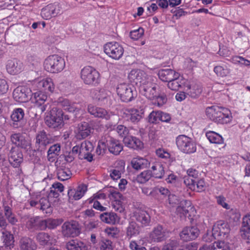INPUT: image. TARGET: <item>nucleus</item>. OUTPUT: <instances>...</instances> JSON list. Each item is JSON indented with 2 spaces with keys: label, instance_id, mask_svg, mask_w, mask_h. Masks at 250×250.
Returning a JSON list of instances; mask_svg holds the SVG:
<instances>
[{
  "label": "nucleus",
  "instance_id": "1",
  "mask_svg": "<svg viewBox=\"0 0 250 250\" xmlns=\"http://www.w3.org/2000/svg\"><path fill=\"white\" fill-rule=\"evenodd\" d=\"M206 113L208 118L218 124H227L231 121L230 111L227 108L212 106L206 108Z\"/></svg>",
  "mask_w": 250,
  "mask_h": 250
},
{
  "label": "nucleus",
  "instance_id": "2",
  "mask_svg": "<svg viewBox=\"0 0 250 250\" xmlns=\"http://www.w3.org/2000/svg\"><path fill=\"white\" fill-rule=\"evenodd\" d=\"M65 65L64 59L58 55L48 56L44 62L45 69L52 73L61 72L64 69Z\"/></svg>",
  "mask_w": 250,
  "mask_h": 250
},
{
  "label": "nucleus",
  "instance_id": "3",
  "mask_svg": "<svg viewBox=\"0 0 250 250\" xmlns=\"http://www.w3.org/2000/svg\"><path fill=\"white\" fill-rule=\"evenodd\" d=\"M63 112L61 109L53 107L45 118V124L50 128H59L63 126Z\"/></svg>",
  "mask_w": 250,
  "mask_h": 250
},
{
  "label": "nucleus",
  "instance_id": "4",
  "mask_svg": "<svg viewBox=\"0 0 250 250\" xmlns=\"http://www.w3.org/2000/svg\"><path fill=\"white\" fill-rule=\"evenodd\" d=\"M99 77V72L92 67L85 66L81 70V78L86 84L93 85L97 83Z\"/></svg>",
  "mask_w": 250,
  "mask_h": 250
},
{
  "label": "nucleus",
  "instance_id": "5",
  "mask_svg": "<svg viewBox=\"0 0 250 250\" xmlns=\"http://www.w3.org/2000/svg\"><path fill=\"white\" fill-rule=\"evenodd\" d=\"M176 142L178 148L184 153H191L196 150V145L192 140L186 135H179L176 138Z\"/></svg>",
  "mask_w": 250,
  "mask_h": 250
},
{
  "label": "nucleus",
  "instance_id": "6",
  "mask_svg": "<svg viewBox=\"0 0 250 250\" xmlns=\"http://www.w3.org/2000/svg\"><path fill=\"white\" fill-rule=\"evenodd\" d=\"M105 53L113 59L119 60L124 52L123 46L117 42H109L104 46Z\"/></svg>",
  "mask_w": 250,
  "mask_h": 250
},
{
  "label": "nucleus",
  "instance_id": "7",
  "mask_svg": "<svg viewBox=\"0 0 250 250\" xmlns=\"http://www.w3.org/2000/svg\"><path fill=\"white\" fill-rule=\"evenodd\" d=\"M62 233L65 237H74L78 236L81 232V227L79 223L71 220L65 222L62 226Z\"/></svg>",
  "mask_w": 250,
  "mask_h": 250
},
{
  "label": "nucleus",
  "instance_id": "8",
  "mask_svg": "<svg viewBox=\"0 0 250 250\" xmlns=\"http://www.w3.org/2000/svg\"><path fill=\"white\" fill-rule=\"evenodd\" d=\"M130 81L140 86L146 84L150 81V77L145 72L140 69H133L128 74Z\"/></svg>",
  "mask_w": 250,
  "mask_h": 250
},
{
  "label": "nucleus",
  "instance_id": "9",
  "mask_svg": "<svg viewBox=\"0 0 250 250\" xmlns=\"http://www.w3.org/2000/svg\"><path fill=\"white\" fill-rule=\"evenodd\" d=\"M26 228L29 230H44L43 219L39 216H25L23 218Z\"/></svg>",
  "mask_w": 250,
  "mask_h": 250
},
{
  "label": "nucleus",
  "instance_id": "10",
  "mask_svg": "<svg viewBox=\"0 0 250 250\" xmlns=\"http://www.w3.org/2000/svg\"><path fill=\"white\" fill-rule=\"evenodd\" d=\"M53 139L50 135L44 131L39 132L36 137L35 147L37 150L41 152L44 151L47 146L53 142Z\"/></svg>",
  "mask_w": 250,
  "mask_h": 250
},
{
  "label": "nucleus",
  "instance_id": "11",
  "mask_svg": "<svg viewBox=\"0 0 250 250\" xmlns=\"http://www.w3.org/2000/svg\"><path fill=\"white\" fill-rule=\"evenodd\" d=\"M117 92L122 101L129 102L131 101L136 96L131 86L126 83H120L117 87Z\"/></svg>",
  "mask_w": 250,
  "mask_h": 250
},
{
  "label": "nucleus",
  "instance_id": "12",
  "mask_svg": "<svg viewBox=\"0 0 250 250\" xmlns=\"http://www.w3.org/2000/svg\"><path fill=\"white\" fill-rule=\"evenodd\" d=\"M229 230V226L228 223L222 220L217 221L213 226L211 238L210 239V241L216 239L219 236L225 237V235L228 234Z\"/></svg>",
  "mask_w": 250,
  "mask_h": 250
},
{
  "label": "nucleus",
  "instance_id": "13",
  "mask_svg": "<svg viewBox=\"0 0 250 250\" xmlns=\"http://www.w3.org/2000/svg\"><path fill=\"white\" fill-rule=\"evenodd\" d=\"M87 110L91 115H93L94 117L104 119L106 120L110 119L113 116L117 118V116L113 114L112 112L92 104L88 105Z\"/></svg>",
  "mask_w": 250,
  "mask_h": 250
},
{
  "label": "nucleus",
  "instance_id": "14",
  "mask_svg": "<svg viewBox=\"0 0 250 250\" xmlns=\"http://www.w3.org/2000/svg\"><path fill=\"white\" fill-rule=\"evenodd\" d=\"M31 91L25 86H18L13 92V98L18 102L25 103L30 99Z\"/></svg>",
  "mask_w": 250,
  "mask_h": 250
},
{
  "label": "nucleus",
  "instance_id": "15",
  "mask_svg": "<svg viewBox=\"0 0 250 250\" xmlns=\"http://www.w3.org/2000/svg\"><path fill=\"white\" fill-rule=\"evenodd\" d=\"M49 197H42L39 201L31 199L29 202L32 207L42 210L43 213L50 214L52 212V208L48 199Z\"/></svg>",
  "mask_w": 250,
  "mask_h": 250
},
{
  "label": "nucleus",
  "instance_id": "16",
  "mask_svg": "<svg viewBox=\"0 0 250 250\" xmlns=\"http://www.w3.org/2000/svg\"><path fill=\"white\" fill-rule=\"evenodd\" d=\"M10 164L14 167H18L23 161V155L18 147L12 146L8 153Z\"/></svg>",
  "mask_w": 250,
  "mask_h": 250
},
{
  "label": "nucleus",
  "instance_id": "17",
  "mask_svg": "<svg viewBox=\"0 0 250 250\" xmlns=\"http://www.w3.org/2000/svg\"><path fill=\"white\" fill-rule=\"evenodd\" d=\"M93 150L92 144L89 141H83L80 146V153L79 154V158L81 160L85 159L88 162L93 160V155L91 152Z\"/></svg>",
  "mask_w": 250,
  "mask_h": 250
},
{
  "label": "nucleus",
  "instance_id": "18",
  "mask_svg": "<svg viewBox=\"0 0 250 250\" xmlns=\"http://www.w3.org/2000/svg\"><path fill=\"white\" fill-rule=\"evenodd\" d=\"M199 230L195 226L185 228L181 232V239L185 241H189L196 239L199 234Z\"/></svg>",
  "mask_w": 250,
  "mask_h": 250
},
{
  "label": "nucleus",
  "instance_id": "19",
  "mask_svg": "<svg viewBox=\"0 0 250 250\" xmlns=\"http://www.w3.org/2000/svg\"><path fill=\"white\" fill-rule=\"evenodd\" d=\"M140 91L142 94L150 100H154L157 96L156 84L153 83L151 80L141 87Z\"/></svg>",
  "mask_w": 250,
  "mask_h": 250
},
{
  "label": "nucleus",
  "instance_id": "20",
  "mask_svg": "<svg viewBox=\"0 0 250 250\" xmlns=\"http://www.w3.org/2000/svg\"><path fill=\"white\" fill-rule=\"evenodd\" d=\"M110 92L104 89H93L91 92V96L95 101L102 104H106L110 98Z\"/></svg>",
  "mask_w": 250,
  "mask_h": 250
},
{
  "label": "nucleus",
  "instance_id": "21",
  "mask_svg": "<svg viewBox=\"0 0 250 250\" xmlns=\"http://www.w3.org/2000/svg\"><path fill=\"white\" fill-rule=\"evenodd\" d=\"M133 217L142 227H146L150 223V216L148 212L143 209H137L133 212Z\"/></svg>",
  "mask_w": 250,
  "mask_h": 250
},
{
  "label": "nucleus",
  "instance_id": "22",
  "mask_svg": "<svg viewBox=\"0 0 250 250\" xmlns=\"http://www.w3.org/2000/svg\"><path fill=\"white\" fill-rule=\"evenodd\" d=\"M106 137L109 151L116 155L119 154L123 149V146L121 143L107 134H106Z\"/></svg>",
  "mask_w": 250,
  "mask_h": 250
},
{
  "label": "nucleus",
  "instance_id": "23",
  "mask_svg": "<svg viewBox=\"0 0 250 250\" xmlns=\"http://www.w3.org/2000/svg\"><path fill=\"white\" fill-rule=\"evenodd\" d=\"M87 188L85 184H81L76 188H70L67 192L69 200H78L85 194Z\"/></svg>",
  "mask_w": 250,
  "mask_h": 250
},
{
  "label": "nucleus",
  "instance_id": "24",
  "mask_svg": "<svg viewBox=\"0 0 250 250\" xmlns=\"http://www.w3.org/2000/svg\"><path fill=\"white\" fill-rule=\"evenodd\" d=\"M91 130V127L88 123L85 122L80 123L78 125L75 130L77 138L80 140L85 139L90 135Z\"/></svg>",
  "mask_w": 250,
  "mask_h": 250
},
{
  "label": "nucleus",
  "instance_id": "25",
  "mask_svg": "<svg viewBox=\"0 0 250 250\" xmlns=\"http://www.w3.org/2000/svg\"><path fill=\"white\" fill-rule=\"evenodd\" d=\"M59 164L58 160H57L55 163V165L57 167V175L58 179L62 181L69 179L72 176V172L70 168L66 167L64 164L61 166H59Z\"/></svg>",
  "mask_w": 250,
  "mask_h": 250
},
{
  "label": "nucleus",
  "instance_id": "26",
  "mask_svg": "<svg viewBox=\"0 0 250 250\" xmlns=\"http://www.w3.org/2000/svg\"><path fill=\"white\" fill-rule=\"evenodd\" d=\"M35 83L39 89L44 91L45 93H52L55 89V85L53 80L50 78L36 81L35 82Z\"/></svg>",
  "mask_w": 250,
  "mask_h": 250
},
{
  "label": "nucleus",
  "instance_id": "27",
  "mask_svg": "<svg viewBox=\"0 0 250 250\" xmlns=\"http://www.w3.org/2000/svg\"><path fill=\"white\" fill-rule=\"evenodd\" d=\"M185 90L187 95L193 99L198 98L202 92V86L199 84L195 83L185 85Z\"/></svg>",
  "mask_w": 250,
  "mask_h": 250
},
{
  "label": "nucleus",
  "instance_id": "28",
  "mask_svg": "<svg viewBox=\"0 0 250 250\" xmlns=\"http://www.w3.org/2000/svg\"><path fill=\"white\" fill-rule=\"evenodd\" d=\"M11 141L16 147L27 149L30 146V143L25 140L24 137L20 133H16L11 136Z\"/></svg>",
  "mask_w": 250,
  "mask_h": 250
},
{
  "label": "nucleus",
  "instance_id": "29",
  "mask_svg": "<svg viewBox=\"0 0 250 250\" xmlns=\"http://www.w3.org/2000/svg\"><path fill=\"white\" fill-rule=\"evenodd\" d=\"M22 63L19 61L13 59L7 61L6 69L11 74L15 75L21 71Z\"/></svg>",
  "mask_w": 250,
  "mask_h": 250
},
{
  "label": "nucleus",
  "instance_id": "30",
  "mask_svg": "<svg viewBox=\"0 0 250 250\" xmlns=\"http://www.w3.org/2000/svg\"><path fill=\"white\" fill-rule=\"evenodd\" d=\"M65 247L67 250H88L87 245L78 239H73L68 241Z\"/></svg>",
  "mask_w": 250,
  "mask_h": 250
},
{
  "label": "nucleus",
  "instance_id": "31",
  "mask_svg": "<svg viewBox=\"0 0 250 250\" xmlns=\"http://www.w3.org/2000/svg\"><path fill=\"white\" fill-rule=\"evenodd\" d=\"M192 208L191 203L190 201L182 200L180 201V204L178 205L176 208V212L181 217L182 216H185Z\"/></svg>",
  "mask_w": 250,
  "mask_h": 250
},
{
  "label": "nucleus",
  "instance_id": "32",
  "mask_svg": "<svg viewBox=\"0 0 250 250\" xmlns=\"http://www.w3.org/2000/svg\"><path fill=\"white\" fill-rule=\"evenodd\" d=\"M58 14L55 6L51 4L42 8L41 13L42 17L45 20H49L56 17Z\"/></svg>",
  "mask_w": 250,
  "mask_h": 250
},
{
  "label": "nucleus",
  "instance_id": "33",
  "mask_svg": "<svg viewBox=\"0 0 250 250\" xmlns=\"http://www.w3.org/2000/svg\"><path fill=\"white\" fill-rule=\"evenodd\" d=\"M174 79L170 80L167 83V87L172 90H178L185 83V80L182 77H180L178 73L175 74Z\"/></svg>",
  "mask_w": 250,
  "mask_h": 250
},
{
  "label": "nucleus",
  "instance_id": "34",
  "mask_svg": "<svg viewBox=\"0 0 250 250\" xmlns=\"http://www.w3.org/2000/svg\"><path fill=\"white\" fill-rule=\"evenodd\" d=\"M19 243L21 250H35L36 249L35 243L29 237H22Z\"/></svg>",
  "mask_w": 250,
  "mask_h": 250
},
{
  "label": "nucleus",
  "instance_id": "35",
  "mask_svg": "<svg viewBox=\"0 0 250 250\" xmlns=\"http://www.w3.org/2000/svg\"><path fill=\"white\" fill-rule=\"evenodd\" d=\"M100 218L104 223L109 224H115L119 220L116 213L113 212H104L100 214Z\"/></svg>",
  "mask_w": 250,
  "mask_h": 250
},
{
  "label": "nucleus",
  "instance_id": "36",
  "mask_svg": "<svg viewBox=\"0 0 250 250\" xmlns=\"http://www.w3.org/2000/svg\"><path fill=\"white\" fill-rule=\"evenodd\" d=\"M177 73L171 69H165L159 70L158 75L162 81L168 83L170 80L174 79L175 74Z\"/></svg>",
  "mask_w": 250,
  "mask_h": 250
},
{
  "label": "nucleus",
  "instance_id": "37",
  "mask_svg": "<svg viewBox=\"0 0 250 250\" xmlns=\"http://www.w3.org/2000/svg\"><path fill=\"white\" fill-rule=\"evenodd\" d=\"M150 237L154 242H161L165 239V232L163 231L161 226L155 227L153 231L150 233Z\"/></svg>",
  "mask_w": 250,
  "mask_h": 250
},
{
  "label": "nucleus",
  "instance_id": "38",
  "mask_svg": "<svg viewBox=\"0 0 250 250\" xmlns=\"http://www.w3.org/2000/svg\"><path fill=\"white\" fill-rule=\"evenodd\" d=\"M213 71L218 77L222 78L227 77L230 73L229 67L224 63L215 66Z\"/></svg>",
  "mask_w": 250,
  "mask_h": 250
},
{
  "label": "nucleus",
  "instance_id": "39",
  "mask_svg": "<svg viewBox=\"0 0 250 250\" xmlns=\"http://www.w3.org/2000/svg\"><path fill=\"white\" fill-rule=\"evenodd\" d=\"M124 143L129 147L133 149L141 148L143 146L142 142L138 138L132 136H127L124 138Z\"/></svg>",
  "mask_w": 250,
  "mask_h": 250
},
{
  "label": "nucleus",
  "instance_id": "40",
  "mask_svg": "<svg viewBox=\"0 0 250 250\" xmlns=\"http://www.w3.org/2000/svg\"><path fill=\"white\" fill-rule=\"evenodd\" d=\"M151 170L152 177L161 179L163 177L165 174L164 168L163 165L159 162H156L151 167Z\"/></svg>",
  "mask_w": 250,
  "mask_h": 250
},
{
  "label": "nucleus",
  "instance_id": "41",
  "mask_svg": "<svg viewBox=\"0 0 250 250\" xmlns=\"http://www.w3.org/2000/svg\"><path fill=\"white\" fill-rule=\"evenodd\" d=\"M61 151L60 144H56L51 146L47 151V158L48 161L53 162L55 161L57 156L59 155Z\"/></svg>",
  "mask_w": 250,
  "mask_h": 250
},
{
  "label": "nucleus",
  "instance_id": "42",
  "mask_svg": "<svg viewBox=\"0 0 250 250\" xmlns=\"http://www.w3.org/2000/svg\"><path fill=\"white\" fill-rule=\"evenodd\" d=\"M127 120L133 123H137L142 119V116L139 110L135 108H130L127 110Z\"/></svg>",
  "mask_w": 250,
  "mask_h": 250
},
{
  "label": "nucleus",
  "instance_id": "43",
  "mask_svg": "<svg viewBox=\"0 0 250 250\" xmlns=\"http://www.w3.org/2000/svg\"><path fill=\"white\" fill-rule=\"evenodd\" d=\"M210 247L211 250H231L232 245L228 241V240H226L215 242Z\"/></svg>",
  "mask_w": 250,
  "mask_h": 250
},
{
  "label": "nucleus",
  "instance_id": "44",
  "mask_svg": "<svg viewBox=\"0 0 250 250\" xmlns=\"http://www.w3.org/2000/svg\"><path fill=\"white\" fill-rule=\"evenodd\" d=\"M140 233L139 227L135 222H131L126 228V236L130 238L138 235Z\"/></svg>",
  "mask_w": 250,
  "mask_h": 250
},
{
  "label": "nucleus",
  "instance_id": "45",
  "mask_svg": "<svg viewBox=\"0 0 250 250\" xmlns=\"http://www.w3.org/2000/svg\"><path fill=\"white\" fill-rule=\"evenodd\" d=\"M47 96L42 92L39 91L31 94L30 99L32 102L35 103L36 104H44L47 99Z\"/></svg>",
  "mask_w": 250,
  "mask_h": 250
},
{
  "label": "nucleus",
  "instance_id": "46",
  "mask_svg": "<svg viewBox=\"0 0 250 250\" xmlns=\"http://www.w3.org/2000/svg\"><path fill=\"white\" fill-rule=\"evenodd\" d=\"M44 223V230L48 228L49 229H54L57 226L60 225L63 222V220L62 218L60 219H52L49 218L46 220H43Z\"/></svg>",
  "mask_w": 250,
  "mask_h": 250
},
{
  "label": "nucleus",
  "instance_id": "47",
  "mask_svg": "<svg viewBox=\"0 0 250 250\" xmlns=\"http://www.w3.org/2000/svg\"><path fill=\"white\" fill-rule=\"evenodd\" d=\"M147 164V161L142 158H134L131 161L132 167L136 169L139 170L145 168Z\"/></svg>",
  "mask_w": 250,
  "mask_h": 250
},
{
  "label": "nucleus",
  "instance_id": "48",
  "mask_svg": "<svg viewBox=\"0 0 250 250\" xmlns=\"http://www.w3.org/2000/svg\"><path fill=\"white\" fill-rule=\"evenodd\" d=\"M206 136L209 142L214 144H222L223 143V139L219 134L213 131H209L207 132Z\"/></svg>",
  "mask_w": 250,
  "mask_h": 250
},
{
  "label": "nucleus",
  "instance_id": "49",
  "mask_svg": "<svg viewBox=\"0 0 250 250\" xmlns=\"http://www.w3.org/2000/svg\"><path fill=\"white\" fill-rule=\"evenodd\" d=\"M125 171V167L123 165L120 166L116 167L114 168L111 169L110 171V176L113 180L119 179L121 177V174Z\"/></svg>",
  "mask_w": 250,
  "mask_h": 250
},
{
  "label": "nucleus",
  "instance_id": "50",
  "mask_svg": "<svg viewBox=\"0 0 250 250\" xmlns=\"http://www.w3.org/2000/svg\"><path fill=\"white\" fill-rule=\"evenodd\" d=\"M106 147H107V143L106 142V134H105L99 142L96 150L97 154L98 155L104 154L105 153Z\"/></svg>",
  "mask_w": 250,
  "mask_h": 250
},
{
  "label": "nucleus",
  "instance_id": "51",
  "mask_svg": "<svg viewBox=\"0 0 250 250\" xmlns=\"http://www.w3.org/2000/svg\"><path fill=\"white\" fill-rule=\"evenodd\" d=\"M1 233L5 245L7 247H11L13 245L14 237L10 232L8 230H3Z\"/></svg>",
  "mask_w": 250,
  "mask_h": 250
},
{
  "label": "nucleus",
  "instance_id": "52",
  "mask_svg": "<svg viewBox=\"0 0 250 250\" xmlns=\"http://www.w3.org/2000/svg\"><path fill=\"white\" fill-rule=\"evenodd\" d=\"M36 238L40 244L43 246L48 245L50 240V236L45 232L38 233Z\"/></svg>",
  "mask_w": 250,
  "mask_h": 250
},
{
  "label": "nucleus",
  "instance_id": "53",
  "mask_svg": "<svg viewBox=\"0 0 250 250\" xmlns=\"http://www.w3.org/2000/svg\"><path fill=\"white\" fill-rule=\"evenodd\" d=\"M152 177L150 170H145L141 172L137 177V181L140 183H145L148 181Z\"/></svg>",
  "mask_w": 250,
  "mask_h": 250
},
{
  "label": "nucleus",
  "instance_id": "54",
  "mask_svg": "<svg viewBox=\"0 0 250 250\" xmlns=\"http://www.w3.org/2000/svg\"><path fill=\"white\" fill-rule=\"evenodd\" d=\"M242 231L244 232L243 234L245 235V233L250 234V214L243 217Z\"/></svg>",
  "mask_w": 250,
  "mask_h": 250
},
{
  "label": "nucleus",
  "instance_id": "55",
  "mask_svg": "<svg viewBox=\"0 0 250 250\" xmlns=\"http://www.w3.org/2000/svg\"><path fill=\"white\" fill-rule=\"evenodd\" d=\"M24 116V112L23 110L21 108H18L13 111L11 118L13 121L19 122L23 118Z\"/></svg>",
  "mask_w": 250,
  "mask_h": 250
},
{
  "label": "nucleus",
  "instance_id": "56",
  "mask_svg": "<svg viewBox=\"0 0 250 250\" xmlns=\"http://www.w3.org/2000/svg\"><path fill=\"white\" fill-rule=\"evenodd\" d=\"M152 104L158 106H160L165 104L167 101V98L166 95L163 94L161 95L157 93V96L155 97L154 100H152Z\"/></svg>",
  "mask_w": 250,
  "mask_h": 250
},
{
  "label": "nucleus",
  "instance_id": "57",
  "mask_svg": "<svg viewBox=\"0 0 250 250\" xmlns=\"http://www.w3.org/2000/svg\"><path fill=\"white\" fill-rule=\"evenodd\" d=\"M113 246L111 241L104 239L100 242V250H113Z\"/></svg>",
  "mask_w": 250,
  "mask_h": 250
},
{
  "label": "nucleus",
  "instance_id": "58",
  "mask_svg": "<svg viewBox=\"0 0 250 250\" xmlns=\"http://www.w3.org/2000/svg\"><path fill=\"white\" fill-rule=\"evenodd\" d=\"M161 111H153L148 116V122L152 124H156L160 121Z\"/></svg>",
  "mask_w": 250,
  "mask_h": 250
},
{
  "label": "nucleus",
  "instance_id": "59",
  "mask_svg": "<svg viewBox=\"0 0 250 250\" xmlns=\"http://www.w3.org/2000/svg\"><path fill=\"white\" fill-rule=\"evenodd\" d=\"M144 34V30L140 27L138 29L133 30L130 32V38L134 40H137L141 38Z\"/></svg>",
  "mask_w": 250,
  "mask_h": 250
},
{
  "label": "nucleus",
  "instance_id": "60",
  "mask_svg": "<svg viewBox=\"0 0 250 250\" xmlns=\"http://www.w3.org/2000/svg\"><path fill=\"white\" fill-rule=\"evenodd\" d=\"M184 182L185 184L191 190H196L195 180L194 179L188 176H185L184 178Z\"/></svg>",
  "mask_w": 250,
  "mask_h": 250
},
{
  "label": "nucleus",
  "instance_id": "61",
  "mask_svg": "<svg viewBox=\"0 0 250 250\" xmlns=\"http://www.w3.org/2000/svg\"><path fill=\"white\" fill-rule=\"evenodd\" d=\"M178 245V242L175 239H170L164 246L162 250H174Z\"/></svg>",
  "mask_w": 250,
  "mask_h": 250
},
{
  "label": "nucleus",
  "instance_id": "62",
  "mask_svg": "<svg viewBox=\"0 0 250 250\" xmlns=\"http://www.w3.org/2000/svg\"><path fill=\"white\" fill-rule=\"evenodd\" d=\"M168 200L169 204L171 205L172 207H175L177 205L178 206L181 201L178 196L171 194L169 195Z\"/></svg>",
  "mask_w": 250,
  "mask_h": 250
},
{
  "label": "nucleus",
  "instance_id": "63",
  "mask_svg": "<svg viewBox=\"0 0 250 250\" xmlns=\"http://www.w3.org/2000/svg\"><path fill=\"white\" fill-rule=\"evenodd\" d=\"M116 131L118 134L124 138L126 137V135L128 134V131L127 128L123 125H119L116 128Z\"/></svg>",
  "mask_w": 250,
  "mask_h": 250
},
{
  "label": "nucleus",
  "instance_id": "64",
  "mask_svg": "<svg viewBox=\"0 0 250 250\" xmlns=\"http://www.w3.org/2000/svg\"><path fill=\"white\" fill-rule=\"evenodd\" d=\"M153 191H154L155 193L158 194L159 193H161V194L166 196H169V195H170V192L168 190V189L160 187H156L153 188Z\"/></svg>",
  "mask_w": 250,
  "mask_h": 250
}]
</instances>
